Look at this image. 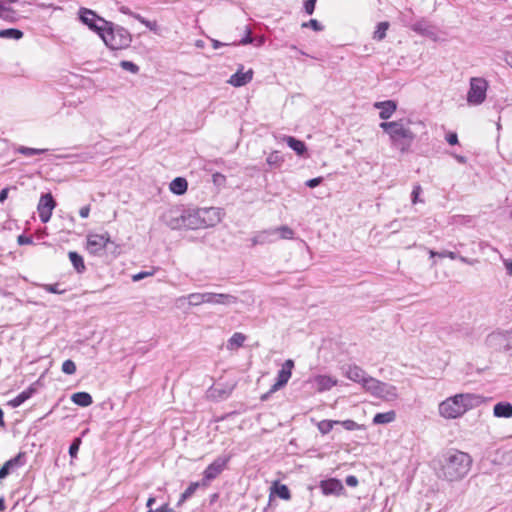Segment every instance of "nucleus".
Wrapping results in <instances>:
<instances>
[{
  "label": "nucleus",
  "mask_w": 512,
  "mask_h": 512,
  "mask_svg": "<svg viewBox=\"0 0 512 512\" xmlns=\"http://www.w3.org/2000/svg\"><path fill=\"white\" fill-rule=\"evenodd\" d=\"M223 215L222 209L217 207L188 209L177 220V224H170V228L205 229L217 225Z\"/></svg>",
  "instance_id": "nucleus-1"
},
{
  "label": "nucleus",
  "mask_w": 512,
  "mask_h": 512,
  "mask_svg": "<svg viewBox=\"0 0 512 512\" xmlns=\"http://www.w3.org/2000/svg\"><path fill=\"white\" fill-rule=\"evenodd\" d=\"M485 398L476 393H458L447 397L438 405L439 415L446 420L461 418L467 411L479 407Z\"/></svg>",
  "instance_id": "nucleus-2"
},
{
  "label": "nucleus",
  "mask_w": 512,
  "mask_h": 512,
  "mask_svg": "<svg viewBox=\"0 0 512 512\" xmlns=\"http://www.w3.org/2000/svg\"><path fill=\"white\" fill-rule=\"evenodd\" d=\"M410 119L402 118L396 121H384L379 127L389 136L390 145L400 153H406L410 150L414 140L415 133L411 130Z\"/></svg>",
  "instance_id": "nucleus-3"
},
{
  "label": "nucleus",
  "mask_w": 512,
  "mask_h": 512,
  "mask_svg": "<svg viewBox=\"0 0 512 512\" xmlns=\"http://www.w3.org/2000/svg\"><path fill=\"white\" fill-rule=\"evenodd\" d=\"M472 466L471 456L463 451L450 450L444 455L441 473L450 482L463 479Z\"/></svg>",
  "instance_id": "nucleus-4"
},
{
  "label": "nucleus",
  "mask_w": 512,
  "mask_h": 512,
  "mask_svg": "<svg viewBox=\"0 0 512 512\" xmlns=\"http://www.w3.org/2000/svg\"><path fill=\"white\" fill-rule=\"evenodd\" d=\"M186 299L189 305L192 306H198L204 303L230 306L238 302V298L232 294L213 292L191 293L187 295Z\"/></svg>",
  "instance_id": "nucleus-5"
},
{
  "label": "nucleus",
  "mask_w": 512,
  "mask_h": 512,
  "mask_svg": "<svg viewBox=\"0 0 512 512\" xmlns=\"http://www.w3.org/2000/svg\"><path fill=\"white\" fill-rule=\"evenodd\" d=\"M105 45L112 50H118L127 47L131 38L127 30L122 27H114L113 23H109L105 30L99 36Z\"/></svg>",
  "instance_id": "nucleus-6"
},
{
  "label": "nucleus",
  "mask_w": 512,
  "mask_h": 512,
  "mask_svg": "<svg viewBox=\"0 0 512 512\" xmlns=\"http://www.w3.org/2000/svg\"><path fill=\"white\" fill-rule=\"evenodd\" d=\"M369 382L370 383L365 391L371 394L373 397L379 398L386 402H392L398 399V388L395 385L382 382L374 377Z\"/></svg>",
  "instance_id": "nucleus-7"
},
{
  "label": "nucleus",
  "mask_w": 512,
  "mask_h": 512,
  "mask_svg": "<svg viewBox=\"0 0 512 512\" xmlns=\"http://www.w3.org/2000/svg\"><path fill=\"white\" fill-rule=\"evenodd\" d=\"M485 344L488 348L494 351L512 353V329L505 331H493L486 337Z\"/></svg>",
  "instance_id": "nucleus-8"
},
{
  "label": "nucleus",
  "mask_w": 512,
  "mask_h": 512,
  "mask_svg": "<svg viewBox=\"0 0 512 512\" xmlns=\"http://www.w3.org/2000/svg\"><path fill=\"white\" fill-rule=\"evenodd\" d=\"M488 82L482 77H472L470 87L467 93V102L469 105L478 106L486 99Z\"/></svg>",
  "instance_id": "nucleus-9"
},
{
  "label": "nucleus",
  "mask_w": 512,
  "mask_h": 512,
  "mask_svg": "<svg viewBox=\"0 0 512 512\" xmlns=\"http://www.w3.org/2000/svg\"><path fill=\"white\" fill-rule=\"evenodd\" d=\"M401 21L405 26L410 27L415 33L425 36L433 41L438 40V28L426 18H420L411 23L403 15Z\"/></svg>",
  "instance_id": "nucleus-10"
},
{
  "label": "nucleus",
  "mask_w": 512,
  "mask_h": 512,
  "mask_svg": "<svg viewBox=\"0 0 512 512\" xmlns=\"http://www.w3.org/2000/svg\"><path fill=\"white\" fill-rule=\"evenodd\" d=\"M79 18L85 25L89 27V29L97 33L99 36L100 33H102L110 23L104 18L98 16L94 11L87 8L79 9Z\"/></svg>",
  "instance_id": "nucleus-11"
},
{
  "label": "nucleus",
  "mask_w": 512,
  "mask_h": 512,
  "mask_svg": "<svg viewBox=\"0 0 512 512\" xmlns=\"http://www.w3.org/2000/svg\"><path fill=\"white\" fill-rule=\"evenodd\" d=\"M343 373L349 380L358 383L361 387L366 390L369 385V381L372 380V376L368 375L364 369L355 364L344 366Z\"/></svg>",
  "instance_id": "nucleus-12"
},
{
  "label": "nucleus",
  "mask_w": 512,
  "mask_h": 512,
  "mask_svg": "<svg viewBox=\"0 0 512 512\" xmlns=\"http://www.w3.org/2000/svg\"><path fill=\"white\" fill-rule=\"evenodd\" d=\"M230 461V456H219L217 457L203 472V484L214 480L217 478L226 468L228 462Z\"/></svg>",
  "instance_id": "nucleus-13"
},
{
  "label": "nucleus",
  "mask_w": 512,
  "mask_h": 512,
  "mask_svg": "<svg viewBox=\"0 0 512 512\" xmlns=\"http://www.w3.org/2000/svg\"><path fill=\"white\" fill-rule=\"evenodd\" d=\"M109 242L110 236L107 232L103 234L90 233L87 235L86 249L92 255H99Z\"/></svg>",
  "instance_id": "nucleus-14"
},
{
  "label": "nucleus",
  "mask_w": 512,
  "mask_h": 512,
  "mask_svg": "<svg viewBox=\"0 0 512 512\" xmlns=\"http://www.w3.org/2000/svg\"><path fill=\"white\" fill-rule=\"evenodd\" d=\"M55 206H56V202L50 193L43 194L40 197V200H39V203L37 206V211H38L40 220L43 223H47L50 220Z\"/></svg>",
  "instance_id": "nucleus-15"
},
{
  "label": "nucleus",
  "mask_w": 512,
  "mask_h": 512,
  "mask_svg": "<svg viewBox=\"0 0 512 512\" xmlns=\"http://www.w3.org/2000/svg\"><path fill=\"white\" fill-rule=\"evenodd\" d=\"M293 367L294 362L291 359L284 362L281 369L278 371L276 382L271 387V392H275L287 384L291 378Z\"/></svg>",
  "instance_id": "nucleus-16"
},
{
  "label": "nucleus",
  "mask_w": 512,
  "mask_h": 512,
  "mask_svg": "<svg viewBox=\"0 0 512 512\" xmlns=\"http://www.w3.org/2000/svg\"><path fill=\"white\" fill-rule=\"evenodd\" d=\"M320 489L324 495L339 496L344 491V486L340 480L330 478L320 482Z\"/></svg>",
  "instance_id": "nucleus-17"
},
{
  "label": "nucleus",
  "mask_w": 512,
  "mask_h": 512,
  "mask_svg": "<svg viewBox=\"0 0 512 512\" xmlns=\"http://www.w3.org/2000/svg\"><path fill=\"white\" fill-rule=\"evenodd\" d=\"M311 382L318 392L328 391L338 384V380L329 375H316L312 378Z\"/></svg>",
  "instance_id": "nucleus-18"
},
{
  "label": "nucleus",
  "mask_w": 512,
  "mask_h": 512,
  "mask_svg": "<svg viewBox=\"0 0 512 512\" xmlns=\"http://www.w3.org/2000/svg\"><path fill=\"white\" fill-rule=\"evenodd\" d=\"M25 464V454L18 453L15 457L8 460L0 469V479L5 478L11 471Z\"/></svg>",
  "instance_id": "nucleus-19"
},
{
  "label": "nucleus",
  "mask_w": 512,
  "mask_h": 512,
  "mask_svg": "<svg viewBox=\"0 0 512 512\" xmlns=\"http://www.w3.org/2000/svg\"><path fill=\"white\" fill-rule=\"evenodd\" d=\"M253 78V70L249 69L246 72H243V67H241L236 73H234L228 83L234 87H241L248 84Z\"/></svg>",
  "instance_id": "nucleus-20"
},
{
  "label": "nucleus",
  "mask_w": 512,
  "mask_h": 512,
  "mask_svg": "<svg viewBox=\"0 0 512 512\" xmlns=\"http://www.w3.org/2000/svg\"><path fill=\"white\" fill-rule=\"evenodd\" d=\"M275 241H277V231L273 229L260 231L251 238L252 246L273 243Z\"/></svg>",
  "instance_id": "nucleus-21"
},
{
  "label": "nucleus",
  "mask_w": 512,
  "mask_h": 512,
  "mask_svg": "<svg viewBox=\"0 0 512 512\" xmlns=\"http://www.w3.org/2000/svg\"><path fill=\"white\" fill-rule=\"evenodd\" d=\"M374 107L380 110L379 117L382 120H388L396 111L397 104L392 100H386L381 102H375Z\"/></svg>",
  "instance_id": "nucleus-22"
},
{
  "label": "nucleus",
  "mask_w": 512,
  "mask_h": 512,
  "mask_svg": "<svg viewBox=\"0 0 512 512\" xmlns=\"http://www.w3.org/2000/svg\"><path fill=\"white\" fill-rule=\"evenodd\" d=\"M19 18V13L10 5H7V1L0 0V19L8 23H15Z\"/></svg>",
  "instance_id": "nucleus-23"
},
{
  "label": "nucleus",
  "mask_w": 512,
  "mask_h": 512,
  "mask_svg": "<svg viewBox=\"0 0 512 512\" xmlns=\"http://www.w3.org/2000/svg\"><path fill=\"white\" fill-rule=\"evenodd\" d=\"M36 391L37 390L34 387V385H30L27 389L23 390L16 397L11 399L8 402V405L11 406L12 408H17L21 406L25 401L30 399L36 393Z\"/></svg>",
  "instance_id": "nucleus-24"
},
{
  "label": "nucleus",
  "mask_w": 512,
  "mask_h": 512,
  "mask_svg": "<svg viewBox=\"0 0 512 512\" xmlns=\"http://www.w3.org/2000/svg\"><path fill=\"white\" fill-rule=\"evenodd\" d=\"M493 415L496 418H506L509 419L512 417V404L507 401H501L494 405L493 407Z\"/></svg>",
  "instance_id": "nucleus-25"
},
{
  "label": "nucleus",
  "mask_w": 512,
  "mask_h": 512,
  "mask_svg": "<svg viewBox=\"0 0 512 512\" xmlns=\"http://www.w3.org/2000/svg\"><path fill=\"white\" fill-rule=\"evenodd\" d=\"M188 183L185 178L177 177L171 181L169 188L172 193L182 195L187 191Z\"/></svg>",
  "instance_id": "nucleus-26"
},
{
  "label": "nucleus",
  "mask_w": 512,
  "mask_h": 512,
  "mask_svg": "<svg viewBox=\"0 0 512 512\" xmlns=\"http://www.w3.org/2000/svg\"><path fill=\"white\" fill-rule=\"evenodd\" d=\"M285 142L286 144L293 150L296 152L297 155H303L307 148H306V145L303 141L301 140H298L292 136H286L285 137Z\"/></svg>",
  "instance_id": "nucleus-27"
},
{
  "label": "nucleus",
  "mask_w": 512,
  "mask_h": 512,
  "mask_svg": "<svg viewBox=\"0 0 512 512\" xmlns=\"http://www.w3.org/2000/svg\"><path fill=\"white\" fill-rule=\"evenodd\" d=\"M71 400L74 404L87 407L92 404L93 399L92 396L87 392H77L71 396Z\"/></svg>",
  "instance_id": "nucleus-28"
},
{
  "label": "nucleus",
  "mask_w": 512,
  "mask_h": 512,
  "mask_svg": "<svg viewBox=\"0 0 512 512\" xmlns=\"http://www.w3.org/2000/svg\"><path fill=\"white\" fill-rule=\"evenodd\" d=\"M68 257H69L73 267L75 268V270L78 273H82V272L85 271L86 267H85V264H84V260H83V257L80 254H78L75 251H70L68 253Z\"/></svg>",
  "instance_id": "nucleus-29"
},
{
  "label": "nucleus",
  "mask_w": 512,
  "mask_h": 512,
  "mask_svg": "<svg viewBox=\"0 0 512 512\" xmlns=\"http://www.w3.org/2000/svg\"><path fill=\"white\" fill-rule=\"evenodd\" d=\"M396 414L394 411H388L384 413H377L373 418V423L376 425L388 424L395 420Z\"/></svg>",
  "instance_id": "nucleus-30"
},
{
  "label": "nucleus",
  "mask_w": 512,
  "mask_h": 512,
  "mask_svg": "<svg viewBox=\"0 0 512 512\" xmlns=\"http://www.w3.org/2000/svg\"><path fill=\"white\" fill-rule=\"evenodd\" d=\"M475 218L470 215H453L450 218V224L456 226H470L474 223Z\"/></svg>",
  "instance_id": "nucleus-31"
},
{
  "label": "nucleus",
  "mask_w": 512,
  "mask_h": 512,
  "mask_svg": "<svg viewBox=\"0 0 512 512\" xmlns=\"http://www.w3.org/2000/svg\"><path fill=\"white\" fill-rule=\"evenodd\" d=\"M245 340H246L245 335H243L242 333L236 332L228 340L227 348L230 350L237 349L244 344Z\"/></svg>",
  "instance_id": "nucleus-32"
},
{
  "label": "nucleus",
  "mask_w": 512,
  "mask_h": 512,
  "mask_svg": "<svg viewBox=\"0 0 512 512\" xmlns=\"http://www.w3.org/2000/svg\"><path fill=\"white\" fill-rule=\"evenodd\" d=\"M23 32L16 28H8L0 30V38L20 40L23 37Z\"/></svg>",
  "instance_id": "nucleus-33"
},
{
  "label": "nucleus",
  "mask_w": 512,
  "mask_h": 512,
  "mask_svg": "<svg viewBox=\"0 0 512 512\" xmlns=\"http://www.w3.org/2000/svg\"><path fill=\"white\" fill-rule=\"evenodd\" d=\"M390 24L387 21H383L377 24L376 30L373 33V39L381 41L386 37V32L389 29Z\"/></svg>",
  "instance_id": "nucleus-34"
},
{
  "label": "nucleus",
  "mask_w": 512,
  "mask_h": 512,
  "mask_svg": "<svg viewBox=\"0 0 512 512\" xmlns=\"http://www.w3.org/2000/svg\"><path fill=\"white\" fill-rule=\"evenodd\" d=\"M46 151H47L46 149H37V148H30V147H25V146H19L16 149V152H18L24 156H27V157L34 156V155H40V154L45 153Z\"/></svg>",
  "instance_id": "nucleus-35"
},
{
  "label": "nucleus",
  "mask_w": 512,
  "mask_h": 512,
  "mask_svg": "<svg viewBox=\"0 0 512 512\" xmlns=\"http://www.w3.org/2000/svg\"><path fill=\"white\" fill-rule=\"evenodd\" d=\"M273 230L277 231V240L278 239H292L294 237V231L288 226H280Z\"/></svg>",
  "instance_id": "nucleus-36"
},
{
  "label": "nucleus",
  "mask_w": 512,
  "mask_h": 512,
  "mask_svg": "<svg viewBox=\"0 0 512 512\" xmlns=\"http://www.w3.org/2000/svg\"><path fill=\"white\" fill-rule=\"evenodd\" d=\"M338 423H339V421H335V420H322L318 423V430L322 434H327L333 429L334 425H336Z\"/></svg>",
  "instance_id": "nucleus-37"
},
{
  "label": "nucleus",
  "mask_w": 512,
  "mask_h": 512,
  "mask_svg": "<svg viewBox=\"0 0 512 512\" xmlns=\"http://www.w3.org/2000/svg\"><path fill=\"white\" fill-rule=\"evenodd\" d=\"M62 371L65 373V374H68V375H72L76 372V365L75 363L68 359V360H65L62 364Z\"/></svg>",
  "instance_id": "nucleus-38"
},
{
  "label": "nucleus",
  "mask_w": 512,
  "mask_h": 512,
  "mask_svg": "<svg viewBox=\"0 0 512 512\" xmlns=\"http://www.w3.org/2000/svg\"><path fill=\"white\" fill-rule=\"evenodd\" d=\"M120 66L124 70L129 71V72H131L133 74H136L139 71V67L135 63H133L131 61L123 60V61L120 62Z\"/></svg>",
  "instance_id": "nucleus-39"
},
{
  "label": "nucleus",
  "mask_w": 512,
  "mask_h": 512,
  "mask_svg": "<svg viewBox=\"0 0 512 512\" xmlns=\"http://www.w3.org/2000/svg\"><path fill=\"white\" fill-rule=\"evenodd\" d=\"M80 445H81V439L75 438L69 447V455L71 456V458L77 457Z\"/></svg>",
  "instance_id": "nucleus-40"
},
{
  "label": "nucleus",
  "mask_w": 512,
  "mask_h": 512,
  "mask_svg": "<svg viewBox=\"0 0 512 512\" xmlns=\"http://www.w3.org/2000/svg\"><path fill=\"white\" fill-rule=\"evenodd\" d=\"M302 27L303 28H311L317 32L323 30V26L316 19H310L308 22L302 23Z\"/></svg>",
  "instance_id": "nucleus-41"
},
{
  "label": "nucleus",
  "mask_w": 512,
  "mask_h": 512,
  "mask_svg": "<svg viewBox=\"0 0 512 512\" xmlns=\"http://www.w3.org/2000/svg\"><path fill=\"white\" fill-rule=\"evenodd\" d=\"M422 192V188L419 184L415 185L413 187V190H412V193H411V201L413 204H417L419 202H423L422 199L419 198V195L421 194Z\"/></svg>",
  "instance_id": "nucleus-42"
},
{
  "label": "nucleus",
  "mask_w": 512,
  "mask_h": 512,
  "mask_svg": "<svg viewBox=\"0 0 512 512\" xmlns=\"http://www.w3.org/2000/svg\"><path fill=\"white\" fill-rule=\"evenodd\" d=\"M277 495L284 500L290 499V491L286 485H279L276 488Z\"/></svg>",
  "instance_id": "nucleus-43"
},
{
  "label": "nucleus",
  "mask_w": 512,
  "mask_h": 512,
  "mask_svg": "<svg viewBox=\"0 0 512 512\" xmlns=\"http://www.w3.org/2000/svg\"><path fill=\"white\" fill-rule=\"evenodd\" d=\"M338 424H341L348 431H354V430H358L360 428L358 423H356L355 421L350 420V419L344 420V421H339Z\"/></svg>",
  "instance_id": "nucleus-44"
},
{
  "label": "nucleus",
  "mask_w": 512,
  "mask_h": 512,
  "mask_svg": "<svg viewBox=\"0 0 512 512\" xmlns=\"http://www.w3.org/2000/svg\"><path fill=\"white\" fill-rule=\"evenodd\" d=\"M41 287L49 293L62 294L64 292L63 289L59 288V284H43Z\"/></svg>",
  "instance_id": "nucleus-45"
},
{
  "label": "nucleus",
  "mask_w": 512,
  "mask_h": 512,
  "mask_svg": "<svg viewBox=\"0 0 512 512\" xmlns=\"http://www.w3.org/2000/svg\"><path fill=\"white\" fill-rule=\"evenodd\" d=\"M199 486V482H192L182 494H184V497H187L189 499L190 497L193 496V494L196 492Z\"/></svg>",
  "instance_id": "nucleus-46"
},
{
  "label": "nucleus",
  "mask_w": 512,
  "mask_h": 512,
  "mask_svg": "<svg viewBox=\"0 0 512 512\" xmlns=\"http://www.w3.org/2000/svg\"><path fill=\"white\" fill-rule=\"evenodd\" d=\"M316 2L317 0H306L305 3H304V9H305V12L308 14V15H312L314 10H315V5H316Z\"/></svg>",
  "instance_id": "nucleus-47"
},
{
  "label": "nucleus",
  "mask_w": 512,
  "mask_h": 512,
  "mask_svg": "<svg viewBox=\"0 0 512 512\" xmlns=\"http://www.w3.org/2000/svg\"><path fill=\"white\" fill-rule=\"evenodd\" d=\"M154 272H155L154 270L139 272V273H137V274L132 276V280L134 282L140 281V280H142V279H144L146 277L154 275Z\"/></svg>",
  "instance_id": "nucleus-48"
},
{
  "label": "nucleus",
  "mask_w": 512,
  "mask_h": 512,
  "mask_svg": "<svg viewBox=\"0 0 512 512\" xmlns=\"http://www.w3.org/2000/svg\"><path fill=\"white\" fill-rule=\"evenodd\" d=\"M139 21L144 24L148 29L155 30L157 27V23L155 21H149L143 17H138Z\"/></svg>",
  "instance_id": "nucleus-49"
},
{
  "label": "nucleus",
  "mask_w": 512,
  "mask_h": 512,
  "mask_svg": "<svg viewBox=\"0 0 512 512\" xmlns=\"http://www.w3.org/2000/svg\"><path fill=\"white\" fill-rule=\"evenodd\" d=\"M437 257H440V258H450L452 260H455L457 258V254L455 252H452V251H447V250H444V251H441L439 253H437Z\"/></svg>",
  "instance_id": "nucleus-50"
},
{
  "label": "nucleus",
  "mask_w": 512,
  "mask_h": 512,
  "mask_svg": "<svg viewBox=\"0 0 512 512\" xmlns=\"http://www.w3.org/2000/svg\"><path fill=\"white\" fill-rule=\"evenodd\" d=\"M280 161V156L277 152H274V153H271L268 157H267V163L269 165H274V164H277L279 163Z\"/></svg>",
  "instance_id": "nucleus-51"
},
{
  "label": "nucleus",
  "mask_w": 512,
  "mask_h": 512,
  "mask_svg": "<svg viewBox=\"0 0 512 512\" xmlns=\"http://www.w3.org/2000/svg\"><path fill=\"white\" fill-rule=\"evenodd\" d=\"M253 43V38L251 36V32L250 30L247 28V33L245 35V37H243L240 41H239V45H247V44H251Z\"/></svg>",
  "instance_id": "nucleus-52"
},
{
  "label": "nucleus",
  "mask_w": 512,
  "mask_h": 512,
  "mask_svg": "<svg viewBox=\"0 0 512 512\" xmlns=\"http://www.w3.org/2000/svg\"><path fill=\"white\" fill-rule=\"evenodd\" d=\"M322 180H323L322 177L310 179V180L306 181V186H308L309 188H315L319 184H321Z\"/></svg>",
  "instance_id": "nucleus-53"
},
{
  "label": "nucleus",
  "mask_w": 512,
  "mask_h": 512,
  "mask_svg": "<svg viewBox=\"0 0 512 512\" xmlns=\"http://www.w3.org/2000/svg\"><path fill=\"white\" fill-rule=\"evenodd\" d=\"M345 482L349 487H355L358 485V479L354 475L347 476Z\"/></svg>",
  "instance_id": "nucleus-54"
},
{
  "label": "nucleus",
  "mask_w": 512,
  "mask_h": 512,
  "mask_svg": "<svg viewBox=\"0 0 512 512\" xmlns=\"http://www.w3.org/2000/svg\"><path fill=\"white\" fill-rule=\"evenodd\" d=\"M147 512H173V510L169 507V505L166 503L162 506H160L157 509H148Z\"/></svg>",
  "instance_id": "nucleus-55"
},
{
  "label": "nucleus",
  "mask_w": 512,
  "mask_h": 512,
  "mask_svg": "<svg viewBox=\"0 0 512 512\" xmlns=\"http://www.w3.org/2000/svg\"><path fill=\"white\" fill-rule=\"evenodd\" d=\"M446 140L450 145H456L458 143V136L456 133H449L446 136Z\"/></svg>",
  "instance_id": "nucleus-56"
},
{
  "label": "nucleus",
  "mask_w": 512,
  "mask_h": 512,
  "mask_svg": "<svg viewBox=\"0 0 512 512\" xmlns=\"http://www.w3.org/2000/svg\"><path fill=\"white\" fill-rule=\"evenodd\" d=\"M503 265L507 274L512 276V259H503Z\"/></svg>",
  "instance_id": "nucleus-57"
},
{
  "label": "nucleus",
  "mask_w": 512,
  "mask_h": 512,
  "mask_svg": "<svg viewBox=\"0 0 512 512\" xmlns=\"http://www.w3.org/2000/svg\"><path fill=\"white\" fill-rule=\"evenodd\" d=\"M89 213H90V206L89 205L83 206L79 210V215L82 218H87L89 216Z\"/></svg>",
  "instance_id": "nucleus-58"
},
{
  "label": "nucleus",
  "mask_w": 512,
  "mask_h": 512,
  "mask_svg": "<svg viewBox=\"0 0 512 512\" xmlns=\"http://www.w3.org/2000/svg\"><path fill=\"white\" fill-rule=\"evenodd\" d=\"M456 259H458L462 263H465V264H468V265H473L477 261V260L469 259L467 257L461 256V255H458V254H457V258Z\"/></svg>",
  "instance_id": "nucleus-59"
},
{
  "label": "nucleus",
  "mask_w": 512,
  "mask_h": 512,
  "mask_svg": "<svg viewBox=\"0 0 512 512\" xmlns=\"http://www.w3.org/2000/svg\"><path fill=\"white\" fill-rule=\"evenodd\" d=\"M18 243H19L20 245H24V244H31V243H32V240H31V238H29V237H25L24 235H20V236L18 237Z\"/></svg>",
  "instance_id": "nucleus-60"
},
{
  "label": "nucleus",
  "mask_w": 512,
  "mask_h": 512,
  "mask_svg": "<svg viewBox=\"0 0 512 512\" xmlns=\"http://www.w3.org/2000/svg\"><path fill=\"white\" fill-rule=\"evenodd\" d=\"M8 193L9 188H4L0 191V203H3L7 199Z\"/></svg>",
  "instance_id": "nucleus-61"
},
{
  "label": "nucleus",
  "mask_w": 512,
  "mask_h": 512,
  "mask_svg": "<svg viewBox=\"0 0 512 512\" xmlns=\"http://www.w3.org/2000/svg\"><path fill=\"white\" fill-rule=\"evenodd\" d=\"M504 60L512 68V52H505Z\"/></svg>",
  "instance_id": "nucleus-62"
},
{
  "label": "nucleus",
  "mask_w": 512,
  "mask_h": 512,
  "mask_svg": "<svg viewBox=\"0 0 512 512\" xmlns=\"http://www.w3.org/2000/svg\"><path fill=\"white\" fill-rule=\"evenodd\" d=\"M156 499L155 497H149L148 500H147V503H146V506L149 508V509H152V506L153 504L155 503Z\"/></svg>",
  "instance_id": "nucleus-63"
},
{
  "label": "nucleus",
  "mask_w": 512,
  "mask_h": 512,
  "mask_svg": "<svg viewBox=\"0 0 512 512\" xmlns=\"http://www.w3.org/2000/svg\"><path fill=\"white\" fill-rule=\"evenodd\" d=\"M223 45L224 44L219 42L218 40H214V39L212 40V46L214 49H218V48L222 47Z\"/></svg>",
  "instance_id": "nucleus-64"
}]
</instances>
